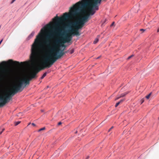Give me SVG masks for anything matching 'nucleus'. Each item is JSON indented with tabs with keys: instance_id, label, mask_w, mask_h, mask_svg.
<instances>
[{
	"instance_id": "obj_1",
	"label": "nucleus",
	"mask_w": 159,
	"mask_h": 159,
	"mask_svg": "<svg viewBox=\"0 0 159 159\" xmlns=\"http://www.w3.org/2000/svg\"><path fill=\"white\" fill-rule=\"evenodd\" d=\"M11 63L15 65L19 64L18 61H13L11 59L7 62L2 61L0 63V107L4 106L14 95L18 92H21L26 85L30 84V80L28 79H19L8 93L3 96L1 95L4 86L11 85L17 77V73L15 70L7 67Z\"/></svg>"
},
{
	"instance_id": "obj_2",
	"label": "nucleus",
	"mask_w": 159,
	"mask_h": 159,
	"mask_svg": "<svg viewBox=\"0 0 159 159\" xmlns=\"http://www.w3.org/2000/svg\"><path fill=\"white\" fill-rule=\"evenodd\" d=\"M102 0H81L74 4L70 8L69 13H64L63 16L59 17H56L58 22L65 21L68 19H72L79 15L86 8L88 12L80 18L85 22L89 20L90 16L93 15L96 11L99 9L98 4L101 3Z\"/></svg>"
},
{
	"instance_id": "obj_3",
	"label": "nucleus",
	"mask_w": 159,
	"mask_h": 159,
	"mask_svg": "<svg viewBox=\"0 0 159 159\" xmlns=\"http://www.w3.org/2000/svg\"><path fill=\"white\" fill-rule=\"evenodd\" d=\"M65 54V52H64V50H60L58 52L57 51H55L52 52L44 58L42 66L33 69L29 77L24 79H28L30 81L32 79L36 77V75L39 71L46 68H50L57 60L60 58Z\"/></svg>"
},
{
	"instance_id": "obj_4",
	"label": "nucleus",
	"mask_w": 159,
	"mask_h": 159,
	"mask_svg": "<svg viewBox=\"0 0 159 159\" xmlns=\"http://www.w3.org/2000/svg\"><path fill=\"white\" fill-rule=\"evenodd\" d=\"M44 30L42 29L41 30V33H39L37 36L36 38L35 39L32 45L30 59L32 62H35L38 56L39 52V41L40 39L42 37L43 32H44Z\"/></svg>"
},
{
	"instance_id": "obj_5",
	"label": "nucleus",
	"mask_w": 159,
	"mask_h": 159,
	"mask_svg": "<svg viewBox=\"0 0 159 159\" xmlns=\"http://www.w3.org/2000/svg\"><path fill=\"white\" fill-rule=\"evenodd\" d=\"M56 25L57 27H52L50 25H47L46 26L47 28L52 29L54 30V31H52L46 35L43 41V44L49 49L50 54L52 52L51 51L50 48L52 47V46L51 47L50 46L51 39L53 37L54 34H57L58 32H60L61 31L59 25L57 24Z\"/></svg>"
},
{
	"instance_id": "obj_6",
	"label": "nucleus",
	"mask_w": 159,
	"mask_h": 159,
	"mask_svg": "<svg viewBox=\"0 0 159 159\" xmlns=\"http://www.w3.org/2000/svg\"><path fill=\"white\" fill-rule=\"evenodd\" d=\"M85 23L80 18H79L77 21L72 23V26L75 28L71 29L74 31V34L76 36H79L80 35L79 30L82 29Z\"/></svg>"
},
{
	"instance_id": "obj_7",
	"label": "nucleus",
	"mask_w": 159,
	"mask_h": 159,
	"mask_svg": "<svg viewBox=\"0 0 159 159\" xmlns=\"http://www.w3.org/2000/svg\"><path fill=\"white\" fill-rule=\"evenodd\" d=\"M65 41L62 39L59 38L57 39L55 41V44L53 45L52 48H50L51 52H53L55 51H57V52L60 50V47H64L65 48L66 46L64 44Z\"/></svg>"
},
{
	"instance_id": "obj_8",
	"label": "nucleus",
	"mask_w": 159,
	"mask_h": 159,
	"mask_svg": "<svg viewBox=\"0 0 159 159\" xmlns=\"http://www.w3.org/2000/svg\"><path fill=\"white\" fill-rule=\"evenodd\" d=\"M67 32L64 37H62L60 38L65 40V43H69L72 40V36H76V35L74 34V31L72 29L68 30Z\"/></svg>"
},
{
	"instance_id": "obj_9",
	"label": "nucleus",
	"mask_w": 159,
	"mask_h": 159,
	"mask_svg": "<svg viewBox=\"0 0 159 159\" xmlns=\"http://www.w3.org/2000/svg\"><path fill=\"white\" fill-rule=\"evenodd\" d=\"M124 100V99H121L119 102H117L115 105V107H117L120 103H122Z\"/></svg>"
},
{
	"instance_id": "obj_10",
	"label": "nucleus",
	"mask_w": 159,
	"mask_h": 159,
	"mask_svg": "<svg viewBox=\"0 0 159 159\" xmlns=\"http://www.w3.org/2000/svg\"><path fill=\"white\" fill-rule=\"evenodd\" d=\"M99 36H98L95 39L93 42V43L96 44V43H97V42H98L99 40Z\"/></svg>"
},
{
	"instance_id": "obj_11",
	"label": "nucleus",
	"mask_w": 159,
	"mask_h": 159,
	"mask_svg": "<svg viewBox=\"0 0 159 159\" xmlns=\"http://www.w3.org/2000/svg\"><path fill=\"white\" fill-rule=\"evenodd\" d=\"M34 32H32L29 35V37L30 38H32L34 35Z\"/></svg>"
},
{
	"instance_id": "obj_12",
	"label": "nucleus",
	"mask_w": 159,
	"mask_h": 159,
	"mask_svg": "<svg viewBox=\"0 0 159 159\" xmlns=\"http://www.w3.org/2000/svg\"><path fill=\"white\" fill-rule=\"evenodd\" d=\"M47 74V72H45L43 74V75L41 77V79H43V78L46 76Z\"/></svg>"
},
{
	"instance_id": "obj_13",
	"label": "nucleus",
	"mask_w": 159,
	"mask_h": 159,
	"mask_svg": "<svg viewBox=\"0 0 159 159\" xmlns=\"http://www.w3.org/2000/svg\"><path fill=\"white\" fill-rule=\"evenodd\" d=\"M127 94V93H123L121 94V95L120 96V98L123 97L126 95Z\"/></svg>"
},
{
	"instance_id": "obj_14",
	"label": "nucleus",
	"mask_w": 159,
	"mask_h": 159,
	"mask_svg": "<svg viewBox=\"0 0 159 159\" xmlns=\"http://www.w3.org/2000/svg\"><path fill=\"white\" fill-rule=\"evenodd\" d=\"M151 93H149V94H148V95H147L146 96V98H147V99H148L149 98H150V96L151 95Z\"/></svg>"
},
{
	"instance_id": "obj_15",
	"label": "nucleus",
	"mask_w": 159,
	"mask_h": 159,
	"mask_svg": "<svg viewBox=\"0 0 159 159\" xmlns=\"http://www.w3.org/2000/svg\"><path fill=\"white\" fill-rule=\"evenodd\" d=\"M45 127H43V128H42L39 129L38 130V132H40V131H41L42 130H45Z\"/></svg>"
},
{
	"instance_id": "obj_16",
	"label": "nucleus",
	"mask_w": 159,
	"mask_h": 159,
	"mask_svg": "<svg viewBox=\"0 0 159 159\" xmlns=\"http://www.w3.org/2000/svg\"><path fill=\"white\" fill-rule=\"evenodd\" d=\"M20 122V121H18L17 122H15V126H16L19 124Z\"/></svg>"
},
{
	"instance_id": "obj_17",
	"label": "nucleus",
	"mask_w": 159,
	"mask_h": 159,
	"mask_svg": "<svg viewBox=\"0 0 159 159\" xmlns=\"http://www.w3.org/2000/svg\"><path fill=\"white\" fill-rule=\"evenodd\" d=\"M133 56H134V55H131L130 56L128 57L127 58V59L128 60V59H130V58H131V57H132Z\"/></svg>"
},
{
	"instance_id": "obj_18",
	"label": "nucleus",
	"mask_w": 159,
	"mask_h": 159,
	"mask_svg": "<svg viewBox=\"0 0 159 159\" xmlns=\"http://www.w3.org/2000/svg\"><path fill=\"white\" fill-rule=\"evenodd\" d=\"M74 49H72V50H71V51H70V53L71 54L73 53L74 52Z\"/></svg>"
},
{
	"instance_id": "obj_19",
	"label": "nucleus",
	"mask_w": 159,
	"mask_h": 159,
	"mask_svg": "<svg viewBox=\"0 0 159 159\" xmlns=\"http://www.w3.org/2000/svg\"><path fill=\"white\" fill-rule=\"evenodd\" d=\"M5 130V129H3L2 130V131H1L0 132V135L3 132V131L4 130Z\"/></svg>"
},
{
	"instance_id": "obj_20",
	"label": "nucleus",
	"mask_w": 159,
	"mask_h": 159,
	"mask_svg": "<svg viewBox=\"0 0 159 159\" xmlns=\"http://www.w3.org/2000/svg\"><path fill=\"white\" fill-rule=\"evenodd\" d=\"M140 31H143V32L145 30L142 29H140Z\"/></svg>"
},
{
	"instance_id": "obj_21",
	"label": "nucleus",
	"mask_w": 159,
	"mask_h": 159,
	"mask_svg": "<svg viewBox=\"0 0 159 159\" xmlns=\"http://www.w3.org/2000/svg\"><path fill=\"white\" fill-rule=\"evenodd\" d=\"M120 96H119V97H117L116 99H115V100H117L118 99H119L120 98Z\"/></svg>"
},
{
	"instance_id": "obj_22",
	"label": "nucleus",
	"mask_w": 159,
	"mask_h": 159,
	"mask_svg": "<svg viewBox=\"0 0 159 159\" xmlns=\"http://www.w3.org/2000/svg\"><path fill=\"white\" fill-rule=\"evenodd\" d=\"M61 122H59L58 124V125H61Z\"/></svg>"
},
{
	"instance_id": "obj_23",
	"label": "nucleus",
	"mask_w": 159,
	"mask_h": 159,
	"mask_svg": "<svg viewBox=\"0 0 159 159\" xmlns=\"http://www.w3.org/2000/svg\"><path fill=\"white\" fill-rule=\"evenodd\" d=\"M114 22H113L112 23V24L111 25V26H112L113 25H114Z\"/></svg>"
},
{
	"instance_id": "obj_24",
	"label": "nucleus",
	"mask_w": 159,
	"mask_h": 159,
	"mask_svg": "<svg viewBox=\"0 0 159 159\" xmlns=\"http://www.w3.org/2000/svg\"><path fill=\"white\" fill-rule=\"evenodd\" d=\"M16 0H12L11 2V3H12L13 2H15Z\"/></svg>"
},
{
	"instance_id": "obj_25",
	"label": "nucleus",
	"mask_w": 159,
	"mask_h": 159,
	"mask_svg": "<svg viewBox=\"0 0 159 159\" xmlns=\"http://www.w3.org/2000/svg\"><path fill=\"white\" fill-rule=\"evenodd\" d=\"M32 125L34 126H35L36 125L35 124H34V123H32Z\"/></svg>"
},
{
	"instance_id": "obj_26",
	"label": "nucleus",
	"mask_w": 159,
	"mask_h": 159,
	"mask_svg": "<svg viewBox=\"0 0 159 159\" xmlns=\"http://www.w3.org/2000/svg\"><path fill=\"white\" fill-rule=\"evenodd\" d=\"M113 128V126H112V127H111V128H110L109 129V130H108V132L110 131V130H111L112 129V128Z\"/></svg>"
},
{
	"instance_id": "obj_27",
	"label": "nucleus",
	"mask_w": 159,
	"mask_h": 159,
	"mask_svg": "<svg viewBox=\"0 0 159 159\" xmlns=\"http://www.w3.org/2000/svg\"><path fill=\"white\" fill-rule=\"evenodd\" d=\"M157 32H159V27L158 28V29L157 30Z\"/></svg>"
},
{
	"instance_id": "obj_28",
	"label": "nucleus",
	"mask_w": 159,
	"mask_h": 159,
	"mask_svg": "<svg viewBox=\"0 0 159 159\" xmlns=\"http://www.w3.org/2000/svg\"><path fill=\"white\" fill-rule=\"evenodd\" d=\"M89 156H88L87 157H86V159H88L89 158Z\"/></svg>"
},
{
	"instance_id": "obj_29",
	"label": "nucleus",
	"mask_w": 159,
	"mask_h": 159,
	"mask_svg": "<svg viewBox=\"0 0 159 159\" xmlns=\"http://www.w3.org/2000/svg\"><path fill=\"white\" fill-rule=\"evenodd\" d=\"M77 131L76 130V131H75V133L76 134V133H77Z\"/></svg>"
},
{
	"instance_id": "obj_30",
	"label": "nucleus",
	"mask_w": 159,
	"mask_h": 159,
	"mask_svg": "<svg viewBox=\"0 0 159 159\" xmlns=\"http://www.w3.org/2000/svg\"><path fill=\"white\" fill-rule=\"evenodd\" d=\"M100 57H97V59H99V58H100Z\"/></svg>"
},
{
	"instance_id": "obj_31",
	"label": "nucleus",
	"mask_w": 159,
	"mask_h": 159,
	"mask_svg": "<svg viewBox=\"0 0 159 159\" xmlns=\"http://www.w3.org/2000/svg\"><path fill=\"white\" fill-rule=\"evenodd\" d=\"M64 52H65V53H67V51Z\"/></svg>"
},
{
	"instance_id": "obj_32",
	"label": "nucleus",
	"mask_w": 159,
	"mask_h": 159,
	"mask_svg": "<svg viewBox=\"0 0 159 159\" xmlns=\"http://www.w3.org/2000/svg\"><path fill=\"white\" fill-rule=\"evenodd\" d=\"M106 21V19H105V21H104V23Z\"/></svg>"
},
{
	"instance_id": "obj_33",
	"label": "nucleus",
	"mask_w": 159,
	"mask_h": 159,
	"mask_svg": "<svg viewBox=\"0 0 159 159\" xmlns=\"http://www.w3.org/2000/svg\"><path fill=\"white\" fill-rule=\"evenodd\" d=\"M21 64H23V62H21Z\"/></svg>"
},
{
	"instance_id": "obj_34",
	"label": "nucleus",
	"mask_w": 159,
	"mask_h": 159,
	"mask_svg": "<svg viewBox=\"0 0 159 159\" xmlns=\"http://www.w3.org/2000/svg\"><path fill=\"white\" fill-rule=\"evenodd\" d=\"M65 48H64L63 50H65Z\"/></svg>"
},
{
	"instance_id": "obj_35",
	"label": "nucleus",
	"mask_w": 159,
	"mask_h": 159,
	"mask_svg": "<svg viewBox=\"0 0 159 159\" xmlns=\"http://www.w3.org/2000/svg\"><path fill=\"white\" fill-rule=\"evenodd\" d=\"M158 120H159V117L158 118Z\"/></svg>"
}]
</instances>
